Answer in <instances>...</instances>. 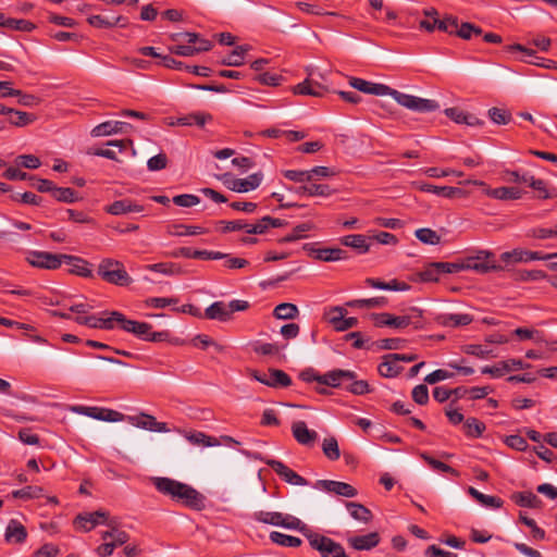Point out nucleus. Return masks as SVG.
<instances>
[{
    "label": "nucleus",
    "mask_w": 557,
    "mask_h": 557,
    "mask_svg": "<svg viewBox=\"0 0 557 557\" xmlns=\"http://www.w3.org/2000/svg\"><path fill=\"white\" fill-rule=\"evenodd\" d=\"M185 438L193 445L211 447L218 446L220 443L218 438L207 435L203 432L195 431V432H186Z\"/></svg>",
    "instance_id": "79ce46f5"
},
{
    "label": "nucleus",
    "mask_w": 557,
    "mask_h": 557,
    "mask_svg": "<svg viewBox=\"0 0 557 557\" xmlns=\"http://www.w3.org/2000/svg\"><path fill=\"white\" fill-rule=\"evenodd\" d=\"M256 381L270 387H287L292 384L290 376L283 370L270 369L268 372L251 371L250 374Z\"/></svg>",
    "instance_id": "9d476101"
},
{
    "label": "nucleus",
    "mask_w": 557,
    "mask_h": 557,
    "mask_svg": "<svg viewBox=\"0 0 557 557\" xmlns=\"http://www.w3.org/2000/svg\"><path fill=\"white\" fill-rule=\"evenodd\" d=\"M468 493L481 505L485 507L492 508H500L503 506V500L499 497L485 495L479 492L476 488L470 486L468 488Z\"/></svg>",
    "instance_id": "c03bdc74"
},
{
    "label": "nucleus",
    "mask_w": 557,
    "mask_h": 557,
    "mask_svg": "<svg viewBox=\"0 0 557 557\" xmlns=\"http://www.w3.org/2000/svg\"><path fill=\"white\" fill-rule=\"evenodd\" d=\"M381 537L377 532H370L364 535H352L347 539L349 547L356 550H370L380 544Z\"/></svg>",
    "instance_id": "b1692460"
},
{
    "label": "nucleus",
    "mask_w": 557,
    "mask_h": 557,
    "mask_svg": "<svg viewBox=\"0 0 557 557\" xmlns=\"http://www.w3.org/2000/svg\"><path fill=\"white\" fill-rule=\"evenodd\" d=\"M36 115L24 111H18L11 108V112L8 114V122L16 127L27 126L36 121Z\"/></svg>",
    "instance_id": "a19ab883"
},
{
    "label": "nucleus",
    "mask_w": 557,
    "mask_h": 557,
    "mask_svg": "<svg viewBox=\"0 0 557 557\" xmlns=\"http://www.w3.org/2000/svg\"><path fill=\"white\" fill-rule=\"evenodd\" d=\"M512 500L518 506L533 508L536 506L537 497L531 492H518L512 495Z\"/></svg>",
    "instance_id": "680f3d73"
},
{
    "label": "nucleus",
    "mask_w": 557,
    "mask_h": 557,
    "mask_svg": "<svg viewBox=\"0 0 557 557\" xmlns=\"http://www.w3.org/2000/svg\"><path fill=\"white\" fill-rule=\"evenodd\" d=\"M502 261L508 262H529L533 260H547L545 253L540 251H529L523 249H513L512 251H505L500 255Z\"/></svg>",
    "instance_id": "5701e85b"
},
{
    "label": "nucleus",
    "mask_w": 557,
    "mask_h": 557,
    "mask_svg": "<svg viewBox=\"0 0 557 557\" xmlns=\"http://www.w3.org/2000/svg\"><path fill=\"white\" fill-rule=\"evenodd\" d=\"M347 384L345 385V389L350 392L354 395H364L372 392L369 383L364 380H357V374L354 372L352 380H346Z\"/></svg>",
    "instance_id": "8fccbe9b"
},
{
    "label": "nucleus",
    "mask_w": 557,
    "mask_h": 557,
    "mask_svg": "<svg viewBox=\"0 0 557 557\" xmlns=\"http://www.w3.org/2000/svg\"><path fill=\"white\" fill-rule=\"evenodd\" d=\"M103 541H107L109 537L112 539V543L115 547L125 544L128 541V534L125 531H121L116 528H112L111 531H106L101 535Z\"/></svg>",
    "instance_id": "0e129e2a"
},
{
    "label": "nucleus",
    "mask_w": 557,
    "mask_h": 557,
    "mask_svg": "<svg viewBox=\"0 0 557 557\" xmlns=\"http://www.w3.org/2000/svg\"><path fill=\"white\" fill-rule=\"evenodd\" d=\"M269 537L272 543L283 547H299L302 543V541L297 536L284 534L277 531H272Z\"/></svg>",
    "instance_id": "37998d69"
},
{
    "label": "nucleus",
    "mask_w": 557,
    "mask_h": 557,
    "mask_svg": "<svg viewBox=\"0 0 557 557\" xmlns=\"http://www.w3.org/2000/svg\"><path fill=\"white\" fill-rule=\"evenodd\" d=\"M465 270H472L480 274L500 269L496 265L494 253L488 250H479L474 255L463 258Z\"/></svg>",
    "instance_id": "1a4fd4ad"
},
{
    "label": "nucleus",
    "mask_w": 557,
    "mask_h": 557,
    "mask_svg": "<svg viewBox=\"0 0 557 557\" xmlns=\"http://www.w3.org/2000/svg\"><path fill=\"white\" fill-rule=\"evenodd\" d=\"M252 518L261 523L282 527L288 530L304 531L306 524L295 516L277 511H256Z\"/></svg>",
    "instance_id": "0eeeda50"
},
{
    "label": "nucleus",
    "mask_w": 557,
    "mask_h": 557,
    "mask_svg": "<svg viewBox=\"0 0 557 557\" xmlns=\"http://www.w3.org/2000/svg\"><path fill=\"white\" fill-rule=\"evenodd\" d=\"M144 209V206L133 201L132 199L125 198L113 201L104 208V211L112 215H123L133 212L140 213Z\"/></svg>",
    "instance_id": "4be33fe9"
},
{
    "label": "nucleus",
    "mask_w": 557,
    "mask_h": 557,
    "mask_svg": "<svg viewBox=\"0 0 557 557\" xmlns=\"http://www.w3.org/2000/svg\"><path fill=\"white\" fill-rule=\"evenodd\" d=\"M88 23L98 28H112L114 26L125 27L127 25V18L122 15L98 14L89 16Z\"/></svg>",
    "instance_id": "393cba45"
},
{
    "label": "nucleus",
    "mask_w": 557,
    "mask_h": 557,
    "mask_svg": "<svg viewBox=\"0 0 557 557\" xmlns=\"http://www.w3.org/2000/svg\"><path fill=\"white\" fill-rule=\"evenodd\" d=\"M421 458L423 460L426 461V463L433 469V470H436V471H440V472H444V473H449L454 476H459V472L454 469L453 467H450L449 465L445 463V462H442L431 456H429L428 454L423 453L421 454Z\"/></svg>",
    "instance_id": "5fc2aeb1"
},
{
    "label": "nucleus",
    "mask_w": 557,
    "mask_h": 557,
    "mask_svg": "<svg viewBox=\"0 0 557 557\" xmlns=\"http://www.w3.org/2000/svg\"><path fill=\"white\" fill-rule=\"evenodd\" d=\"M156 490L171 499L182 503L184 506L202 510L205 508V496L193 486L165 476L151 479Z\"/></svg>",
    "instance_id": "f03ea898"
},
{
    "label": "nucleus",
    "mask_w": 557,
    "mask_h": 557,
    "mask_svg": "<svg viewBox=\"0 0 557 557\" xmlns=\"http://www.w3.org/2000/svg\"><path fill=\"white\" fill-rule=\"evenodd\" d=\"M482 34V29L471 23H462L460 26L457 24V30L455 35L458 37L469 40L473 35L479 36Z\"/></svg>",
    "instance_id": "e2e57ef3"
},
{
    "label": "nucleus",
    "mask_w": 557,
    "mask_h": 557,
    "mask_svg": "<svg viewBox=\"0 0 557 557\" xmlns=\"http://www.w3.org/2000/svg\"><path fill=\"white\" fill-rule=\"evenodd\" d=\"M387 304L385 297H374L369 299H355L346 302L351 308H381Z\"/></svg>",
    "instance_id": "3c124183"
},
{
    "label": "nucleus",
    "mask_w": 557,
    "mask_h": 557,
    "mask_svg": "<svg viewBox=\"0 0 557 557\" xmlns=\"http://www.w3.org/2000/svg\"><path fill=\"white\" fill-rule=\"evenodd\" d=\"M322 450L325 457L332 461L337 460L341 457L337 440L333 436L323 440Z\"/></svg>",
    "instance_id": "6e6d98bb"
},
{
    "label": "nucleus",
    "mask_w": 557,
    "mask_h": 557,
    "mask_svg": "<svg viewBox=\"0 0 557 557\" xmlns=\"http://www.w3.org/2000/svg\"><path fill=\"white\" fill-rule=\"evenodd\" d=\"M341 243L344 246L356 249L359 253H366L370 249V246L367 243V236H364L362 234H354V235L344 236L341 239Z\"/></svg>",
    "instance_id": "ea45409f"
},
{
    "label": "nucleus",
    "mask_w": 557,
    "mask_h": 557,
    "mask_svg": "<svg viewBox=\"0 0 557 557\" xmlns=\"http://www.w3.org/2000/svg\"><path fill=\"white\" fill-rule=\"evenodd\" d=\"M0 87H2L1 98L7 97H17V103L23 107L34 108L40 103V99L32 94H25L20 89H14L11 87V82H1Z\"/></svg>",
    "instance_id": "6ab92c4d"
},
{
    "label": "nucleus",
    "mask_w": 557,
    "mask_h": 557,
    "mask_svg": "<svg viewBox=\"0 0 557 557\" xmlns=\"http://www.w3.org/2000/svg\"><path fill=\"white\" fill-rule=\"evenodd\" d=\"M42 494V488L39 486L28 485L21 490L12 492L14 498L30 499L38 498Z\"/></svg>",
    "instance_id": "338daca9"
},
{
    "label": "nucleus",
    "mask_w": 557,
    "mask_h": 557,
    "mask_svg": "<svg viewBox=\"0 0 557 557\" xmlns=\"http://www.w3.org/2000/svg\"><path fill=\"white\" fill-rule=\"evenodd\" d=\"M529 186L539 193L537 198L540 199H550L557 197L556 188H547L546 183L541 178L530 176Z\"/></svg>",
    "instance_id": "49530a36"
},
{
    "label": "nucleus",
    "mask_w": 557,
    "mask_h": 557,
    "mask_svg": "<svg viewBox=\"0 0 557 557\" xmlns=\"http://www.w3.org/2000/svg\"><path fill=\"white\" fill-rule=\"evenodd\" d=\"M301 532L308 540L310 547L317 550L321 557H349L343 545L333 539L307 528Z\"/></svg>",
    "instance_id": "423d86ee"
},
{
    "label": "nucleus",
    "mask_w": 557,
    "mask_h": 557,
    "mask_svg": "<svg viewBox=\"0 0 557 557\" xmlns=\"http://www.w3.org/2000/svg\"><path fill=\"white\" fill-rule=\"evenodd\" d=\"M412 186L423 193H431L444 198L466 197L468 193L461 188L453 186H435L423 182H413Z\"/></svg>",
    "instance_id": "2eb2a0df"
},
{
    "label": "nucleus",
    "mask_w": 557,
    "mask_h": 557,
    "mask_svg": "<svg viewBox=\"0 0 557 557\" xmlns=\"http://www.w3.org/2000/svg\"><path fill=\"white\" fill-rule=\"evenodd\" d=\"M463 429L467 436L478 438L485 431V424L476 418H468L463 424Z\"/></svg>",
    "instance_id": "603ef678"
},
{
    "label": "nucleus",
    "mask_w": 557,
    "mask_h": 557,
    "mask_svg": "<svg viewBox=\"0 0 557 557\" xmlns=\"http://www.w3.org/2000/svg\"><path fill=\"white\" fill-rule=\"evenodd\" d=\"M97 274L102 281L115 286H128L133 283L123 262L113 258L101 259L97 267Z\"/></svg>",
    "instance_id": "7ed1b4c3"
},
{
    "label": "nucleus",
    "mask_w": 557,
    "mask_h": 557,
    "mask_svg": "<svg viewBox=\"0 0 557 557\" xmlns=\"http://www.w3.org/2000/svg\"><path fill=\"white\" fill-rule=\"evenodd\" d=\"M129 126L131 125L128 123L121 121H107L94 127L91 135L95 137L109 136L116 133H123L124 128Z\"/></svg>",
    "instance_id": "2f4dec72"
},
{
    "label": "nucleus",
    "mask_w": 557,
    "mask_h": 557,
    "mask_svg": "<svg viewBox=\"0 0 557 557\" xmlns=\"http://www.w3.org/2000/svg\"><path fill=\"white\" fill-rule=\"evenodd\" d=\"M347 311L345 308L336 306L332 307L330 310L325 312V320L332 324L334 330L339 324V322L343 320V318L346 315Z\"/></svg>",
    "instance_id": "774afa93"
},
{
    "label": "nucleus",
    "mask_w": 557,
    "mask_h": 557,
    "mask_svg": "<svg viewBox=\"0 0 557 557\" xmlns=\"http://www.w3.org/2000/svg\"><path fill=\"white\" fill-rule=\"evenodd\" d=\"M113 317L123 331L132 333L140 339L156 343L168 337L166 332H153L149 323L129 320L120 311H113Z\"/></svg>",
    "instance_id": "20e7f679"
},
{
    "label": "nucleus",
    "mask_w": 557,
    "mask_h": 557,
    "mask_svg": "<svg viewBox=\"0 0 557 557\" xmlns=\"http://www.w3.org/2000/svg\"><path fill=\"white\" fill-rule=\"evenodd\" d=\"M326 90L327 89L325 86L311 79L310 77L306 78L304 82H301L293 87V92L295 95L312 96V97H322V96H324Z\"/></svg>",
    "instance_id": "bb28decb"
},
{
    "label": "nucleus",
    "mask_w": 557,
    "mask_h": 557,
    "mask_svg": "<svg viewBox=\"0 0 557 557\" xmlns=\"http://www.w3.org/2000/svg\"><path fill=\"white\" fill-rule=\"evenodd\" d=\"M310 251L315 259L321 261L330 262L346 259V251L341 248H311Z\"/></svg>",
    "instance_id": "58836bf2"
},
{
    "label": "nucleus",
    "mask_w": 557,
    "mask_h": 557,
    "mask_svg": "<svg viewBox=\"0 0 557 557\" xmlns=\"http://www.w3.org/2000/svg\"><path fill=\"white\" fill-rule=\"evenodd\" d=\"M299 310L296 305L282 302L274 308L273 314L276 319L293 320L297 318Z\"/></svg>",
    "instance_id": "09e8293b"
},
{
    "label": "nucleus",
    "mask_w": 557,
    "mask_h": 557,
    "mask_svg": "<svg viewBox=\"0 0 557 557\" xmlns=\"http://www.w3.org/2000/svg\"><path fill=\"white\" fill-rule=\"evenodd\" d=\"M367 286L371 288L384 289V290H395L403 292L408 290L410 286L406 282H400L398 280H392L388 283L380 281L377 278L369 277L364 281Z\"/></svg>",
    "instance_id": "e433bc0d"
},
{
    "label": "nucleus",
    "mask_w": 557,
    "mask_h": 557,
    "mask_svg": "<svg viewBox=\"0 0 557 557\" xmlns=\"http://www.w3.org/2000/svg\"><path fill=\"white\" fill-rule=\"evenodd\" d=\"M438 12L435 9L424 11V18L419 22V26L426 32H434L437 23Z\"/></svg>",
    "instance_id": "69168bd1"
},
{
    "label": "nucleus",
    "mask_w": 557,
    "mask_h": 557,
    "mask_svg": "<svg viewBox=\"0 0 557 557\" xmlns=\"http://www.w3.org/2000/svg\"><path fill=\"white\" fill-rule=\"evenodd\" d=\"M147 270L156 273H161L164 275H181L183 274V269L180 264L173 262H160L148 264Z\"/></svg>",
    "instance_id": "de8ad7c7"
},
{
    "label": "nucleus",
    "mask_w": 557,
    "mask_h": 557,
    "mask_svg": "<svg viewBox=\"0 0 557 557\" xmlns=\"http://www.w3.org/2000/svg\"><path fill=\"white\" fill-rule=\"evenodd\" d=\"M246 46H237L227 57L222 60V64L227 66H239L244 64V57L247 52Z\"/></svg>",
    "instance_id": "4d7b16f0"
},
{
    "label": "nucleus",
    "mask_w": 557,
    "mask_h": 557,
    "mask_svg": "<svg viewBox=\"0 0 557 557\" xmlns=\"http://www.w3.org/2000/svg\"><path fill=\"white\" fill-rule=\"evenodd\" d=\"M109 512L106 510H97L94 512H83L77 515L74 520V525L77 530L89 532L95 529L98 524H102L107 521Z\"/></svg>",
    "instance_id": "ddd939ff"
},
{
    "label": "nucleus",
    "mask_w": 557,
    "mask_h": 557,
    "mask_svg": "<svg viewBox=\"0 0 557 557\" xmlns=\"http://www.w3.org/2000/svg\"><path fill=\"white\" fill-rule=\"evenodd\" d=\"M473 321V318L467 313H448L437 317V322L444 326H463Z\"/></svg>",
    "instance_id": "f704fd0d"
},
{
    "label": "nucleus",
    "mask_w": 557,
    "mask_h": 557,
    "mask_svg": "<svg viewBox=\"0 0 557 557\" xmlns=\"http://www.w3.org/2000/svg\"><path fill=\"white\" fill-rule=\"evenodd\" d=\"M375 326H391L395 329H405L413 325L414 329L422 327V310L411 308L408 314L393 315L387 312L372 314Z\"/></svg>",
    "instance_id": "39448f33"
},
{
    "label": "nucleus",
    "mask_w": 557,
    "mask_h": 557,
    "mask_svg": "<svg viewBox=\"0 0 557 557\" xmlns=\"http://www.w3.org/2000/svg\"><path fill=\"white\" fill-rule=\"evenodd\" d=\"M52 197L61 202L73 203L78 200L76 191L70 187H54Z\"/></svg>",
    "instance_id": "13d9d810"
},
{
    "label": "nucleus",
    "mask_w": 557,
    "mask_h": 557,
    "mask_svg": "<svg viewBox=\"0 0 557 557\" xmlns=\"http://www.w3.org/2000/svg\"><path fill=\"white\" fill-rule=\"evenodd\" d=\"M345 506L352 519L362 523H369L373 515L369 508L356 502H346Z\"/></svg>",
    "instance_id": "4c0bfd02"
},
{
    "label": "nucleus",
    "mask_w": 557,
    "mask_h": 557,
    "mask_svg": "<svg viewBox=\"0 0 557 557\" xmlns=\"http://www.w3.org/2000/svg\"><path fill=\"white\" fill-rule=\"evenodd\" d=\"M216 230L220 231L223 234L236 232V231H244L246 233L247 230V222L244 220H234V221H218L215 222Z\"/></svg>",
    "instance_id": "864d4df0"
},
{
    "label": "nucleus",
    "mask_w": 557,
    "mask_h": 557,
    "mask_svg": "<svg viewBox=\"0 0 557 557\" xmlns=\"http://www.w3.org/2000/svg\"><path fill=\"white\" fill-rule=\"evenodd\" d=\"M485 195L497 199V200H517L522 197V191L517 187H497V188H490L486 187L484 190Z\"/></svg>",
    "instance_id": "7c9ffc66"
},
{
    "label": "nucleus",
    "mask_w": 557,
    "mask_h": 557,
    "mask_svg": "<svg viewBox=\"0 0 557 557\" xmlns=\"http://www.w3.org/2000/svg\"><path fill=\"white\" fill-rule=\"evenodd\" d=\"M292 433L294 438L301 445L311 446L318 438V433L313 430H309L304 421L294 422Z\"/></svg>",
    "instance_id": "a878e982"
},
{
    "label": "nucleus",
    "mask_w": 557,
    "mask_h": 557,
    "mask_svg": "<svg viewBox=\"0 0 557 557\" xmlns=\"http://www.w3.org/2000/svg\"><path fill=\"white\" fill-rule=\"evenodd\" d=\"M213 116L208 112L197 111L191 112L176 119L174 124L182 126H193L196 125L198 127H203L208 122H212Z\"/></svg>",
    "instance_id": "c756f323"
},
{
    "label": "nucleus",
    "mask_w": 557,
    "mask_h": 557,
    "mask_svg": "<svg viewBox=\"0 0 557 557\" xmlns=\"http://www.w3.org/2000/svg\"><path fill=\"white\" fill-rule=\"evenodd\" d=\"M445 114L458 124H466L469 126H476L483 124L476 116L465 112L458 108H448L445 110Z\"/></svg>",
    "instance_id": "72a5a7b5"
},
{
    "label": "nucleus",
    "mask_w": 557,
    "mask_h": 557,
    "mask_svg": "<svg viewBox=\"0 0 557 557\" xmlns=\"http://www.w3.org/2000/svg\"><path fill=\"white\" fill-rule=\"evenodd\" d=\"M398 354H388L383 357V361L379 364L377 371L384 377H395L403 371L399 363Z\"/></svg>",
    "instance_id": "c85d7f7f"
},
{
    "label": "nucleus",
    "mask_w": 557,
    "mask_h": 557,
    "mask_svg": "<svg viewBox=\"0 0 557 557\" xmlns=\"http://www.w3.org/2000/svg\"><path fill=\"white\" fill-rule=\"evenodd\" d=\"M4 27L13 30L30 33L36 26L28 20L7 17Z\"/></svg>",
    "instance_id": "bf43d9fd"
},
{
    "label": "nucleus",
    "mask_w": 557,
    "mask_h": 557,
    "mask_svg": "<svg viewBox=\"0 0 557 557\" xmlns=\"http://www.w3.org/2000/svg\"><path fill=\"white\" fill-rule=\"evenodd\" d=\"M127 420L137 428L152 432L164 433L169 431L166 423L158 422L153 416L147 413H140L139 416L135 417H127Z\"/></svg>",
    "instance_id": "412c9836"
},
{
    "label": "nucleus",
    "mask_w": 557,
    "mask_h": 557,
    "mask_svg": "<svg viewBox=\"0 0 557 557\" xmlns=\"http://www.w3.org/2000/svg\"><path fill=\"white\" fill-rule=\"evenodd\" d=\"M265 463L278 475L281 476L285 482L293 484V485H307L308 481L296 473L294 470L288 468L286 465H284L280 460L275 459H268L265 460Z\"/></svg>",
    "instance_id": "f3484780"
},
{
    "label": "nucleus",
    "mask_w": 557,
    "mask_h": 557,
    "mask_svg": "<svg viewBox=\"0 0 557 557\" xmlns=\"http://www.w3.org/2000/svg\"><path fill=\"white\" fill-rule=\"evenodd\" d=\"M28 262L40 269L55 270L63 263L62 253H51L46 251H33L29 253Z\"/></svg>",
    "instance_id": "4468645a"
},
{
    "label": "nucleus",
    "mask_w": 557,
    "mask_h": 557,
    "mask_svg": "<svg viewBox=\"0 0 557 557\" xmlns=\"http://www.w3.org/2000/svg\"><path fill=\"white\" fill-rule=\"evenodd\" d=\"M224 184L225 186L236 193H247L250 190H255L258 188L263 180V175L261 172L252 173L246 178H235L230 177V175H224Z\"/></svg>",
    "instance_id": "9b49d317"
},
{
    "label": "nucleus",
    "mask_w": 557,
    "mask_h": 557,
    "mask_svg": "<svg viewBox=\"0 0 557 557\" xmlns=\"http://www.w3.org/2000/svg\"><path fill=\"white\" fill-rule=\"evenodd\" d=\"M314 487L347 498H352L358 494V491L352 485L333 480H319L315 482Z\"/></svg>",
    "instance_id": "dca6fc26"
},
{
    "label": "nucleus",
    "mask_w": 557,
    "mask_h": 557,
    "mask_svg": "<svg viewBox=\"0 0 557 557\" xmlns=\"http://www.w3.org/2000/svg\"><path fill=\"white\" fill-rule=\"evenodd\" d=\"M85 325L91 329H101V330H112L115 326V319L113 317V311L109 313L108 318H99L96 315H89L87 320L84 321Z\"/></svg>",
    "instance_id": "a18cd8bd"
},
{
    "label": "nucleus",
    "mask_w": 557,
    "mask_h": 557,
    "mask_svg": "<svg viewBox=\"0 0 557 557\" xmlns=\"http://www.w3.org/2000/svg\"><path fill=\"white\" fill-rule=\"evenodd\" d=\"M207 230L198 225L171 224L168 226V234L171 236H195L206 234Z\"/></svg>",
    "instance_id": "c9c22d12"
},
{
    "label": "nucleus",
    "mask_w": 557,
    "mask_h": 557,
    "mask_svg": "<svg viewBox=\"0 0 557 557\" xmlns=\"http://www.w3.org/2000/svg\"><path fill=\"white\" fill-rule=\"evenodd\" d=\"M507 50L508 51H521V52L525 53L527 57L531 58L530 60L523 59V61H525L528 63H531V64H534L537 66H542L545 69H557L556 61L536 57L534 50L528 49L520 44L509 45V46H507Z\"/></svg>",
    "instance_id": "cd10ccee"
},
{
    "label": "nucleus",
    "mask_w": 557,
    "mask_h": 557,
    "mask_svg": "<svg viewBox=\"0 0 557 557\" xmlns=\"http://www.w3.org/2000/svg\"><path fill=\"white\" fill-rule=\"evenodd\" d=\"M249 308L246 300H232L228 304L224 301H215L205 310V318L209 320H218L220 322H227L232 319L233 313L236 311H244Z\"/></svg>",
    "instance_id": "6e6552de"
},
{
    "label": "nucleus",
    "mask_w": 557,
    "mask_h": 557,
    "mask_svg": "<svg viewBox=\"0 0 557 557\" xmlns=\"http://www.w3.org/2000/svg\"><path fill=\"white\" fill-rule=\"evenodd\" d=\"M416 237L426 245H437L441 242V236L433 230L423 227L414 233Z\"/></svg>",
    "instance_id": "052dcab7"
},
{
    "label": "nucleus",
    "mask_w": 557,
    "mask_h": 557,
    "mask_svg": "<svg viewBox=\"0 0 557 557\" xmlns=\"http://www.w3.org/2000/svg\"><path fill=\"white\" fill-rule=\"evenodd\" d=\"M354 379V371L336 369L326 372L321 376H314V380L323 385L331 387H343L347 384L346 380Z\"/></svg>",
    "instance_id": "a211bd4d"
},
{
    "label": "nucleus",
    "mask_w": 557,
    "mask_h": 557,
    "mask_svg": "<svg viewBox=\"0 0 557 557\" xmlns=\"http://www.w3.org/2000/svg\"><path fill=\"white\" fill-rule=\"evenodd\" d=\"M349 85L364 94L375 96H391L398 104L417 112H433L438 109L435 100L423 99L412 95L400 92L383 84H375L363 78L350 77Z\"/></svg>",
    "instance_id": "f257e3e1"
},
{
    "label": "nucleus",
    "mask_w": 557,
    "mask_h": 557,
    "mask_svg": "<svg viewBox=\"0 0 557 557\" xmlns=\"http://www.w3.org/2000/svg\"><path fill=\"white\" fill-rule=\"evenodd\" d=\"M72 410L76 413L108 422H120L125 418L123 413L116 410L102 407L75 406Z\"/></svg>",
    "instance_id": "f8f14e48"
},
{
    "label": "nucleus",
    "mask_w": 557,
    "mask_h": 557,
    "mask_svg": "<svg viewBox=\"0 0 557 557\" xmlns=\"http://www.w3.org/2000/svg\"><path fill=\"white\" fill-rule=\"evenodd\" d=\"M4 536L9 543H23L27 537V531L20 521L12 519L7 525Z\"/></svg>",
    "instance_id": "473e14b6"
},
{
    "label": "nucleus",
    "mask_w": 557,
    "mask_h": 557,
    "mask_svg": "<svg viewBox=\"0 0 557 557\" xmlns=\"http://www.w3.org/2000/svg\"><path fill=\"white\" fill-rule=\"evenodd\" d=\"M62 258H63V262L70 267L69 268L70 273L85 277V278L94 277V273L90 268L91 264L87 260H85L81 257H75V256H70V255H62Z\"/></svg>",
    "instance_id": "aec40b11"
}]
</instances>
